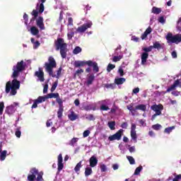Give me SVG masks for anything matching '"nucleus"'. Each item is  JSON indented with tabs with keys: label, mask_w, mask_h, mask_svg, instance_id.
<instances>
[{
	"label": "nucleus",
	"mask_w": 181,
	"mask_h": 181,
	"mask_svg": "<svg viewBox=\"0 0 181 181\" xmlns=\"http://www.w3.org/2000/svg\"><path fill=\"white\" fill-rule=\"evenodd\" d=\"M26 67V64L23 60L17 62L16 65L13 66V74L12 78H13L11 81H8L6 83V93L9 94L10 95H16L18 93V90L21 88V81H18V77L22 71L25 70Z\"/></svg>",
	"instance_id": "f257e3e1"
},
{
	"label": "nucleus",
	"mask_w": 181,
	"mask_h": 181,
	"mask_svg": "<svg viewBox=\"0 0 181 181\" xmlns=\"http://www.w3.org/2000/svg\"><path fill=\"white\" fill-rule=\"evenodd\" d=\"M57 64L56 63V60L53 57H49L48 58V62H45V71H47L49 76L52 77H56V78H59L60 75L62 74V70L63 69L59 67V69L57 71V75L53 74V69H56Z\"/></svg>",
	"instance_id": "f03ea898"
},
{
	"label": "nucleus",
	"mask_w": 181,
	"mask_h": 181,
	"mask_svg": "<svg viewBox=\"0 0 181 181\" xmlns=\"http://www.w3.org/2000/svg\"><path fill=\"white\" fill-rule=\"evenodd\" d=\"M54 45L56 50H60V54L62 59H66L67 57V43L64 42L63 38L59 37L54 41Z\"/></svg>",
	"instance_id": "7ed1b4c3"
},
{
	"label": "nucleus",
	"mask_w": 181,
	"mask_h": 181,
	"mask_svg": "<svg viewBox=\"0 0 181 181\" xmlns=\"http://www.w3.org/2000/svg\"><path fill=\"white\" fill-rule=\"evenodd\" d=\"M165 39L168 43H175V45H179L181 42V35L177 34L173 35L172 33H168Z\"/></svg>",
	"instance_id": "20e7f679"
},
{
	"label": "nucleus",
	"mask_w": 181,
	"mask_h": 181,
	"mask_svg": "<svg viewBox=\"0 0 181 181\" xmlns=\"http://www.w3.org/2000/svg\"><path fill=\"white\" fill-rule=\"evenodd\" d=\"M127 110L132 112V115L134 117L135 112H136V110H139L140 111H146V105L141 104L138 105L134 108V103H131L130 105H127Z\"/></svg>",
	"instance_id": "39448f33"
},
{
	"label": "nucleus",
	"mask_w": 181,
	"mask_h": 181,
	"mask_svg": "<svg viewBox=\"0 0 181 181\" xmlns=\"http://www.w3.org/2000/svg\"><path fill=\"white\" fill-rule=\"evenodd\" d=\"M42 98L45 99V101H46V100L49 98H56V102L57 103V104L63 103V100L60 98V95L59 94V93H53V92H52L51 93H48L45 96H42Z\"/></svg>",
	"instance_id": "423d86ee"
},
{
	"label": "nucleus",
	"mask_w": 181,
	"mask_h": 181,
	"mask_svg": "<svg viewBox=\"0 0 181 181\" xmlns=\"http://www.w3.org/2000/svg\"><path fill=\"white\" fill-rule=\"evenodd\" d=\"M124 130L120 129L118 132H117L115 134H112L108 137V141H120L121 138H122V134Z\"/></svg>",
	"instance_id": "0eeeda50"
},
{
	"label": "nucleus",
	"mask_w": 181,
	"mask_h": 181,
	"mask_svg": "<svg viewBox=\"0 0 181 181\" xmlns=\"http://www.w3.org/2000/svg\"><path fill=\"white\" fill-rule=\"evenodd\" d=\"M93 26V22L89 21L86 23L83 24L76 29L77 33H84L87 29H90Z\"/></svg>",
	"instance_id": "6e6552de"
},
{
	"label": "nucleus",
	"mask_w": 181,
	"mask_h": 181,
	"mask_svg": "<svg viewBox=\"0 0 181 181\" xmlns=\"http://www.w3.org/2000/svg\"><path fill=\"white\" fill-rule=\"evenodd\" d=\"M30 173L31 175H28V181H35V180L36 179V175H37V173H38V170L35 168H32L30 170Z\"/></svg>",
	"instance_id": "1a4fd4ad"
},
{
	"label": "nucleus",
	"mask_w": 181,
	"mask_h": 181,
	"mask_svg": "<svg viewBox=\"0 0 181 181\" xmlns=\"http://www.w3.org/2000/svg\"><path fill=\"white\" fill-rule=\"evenodd\" d=\"M151 110L155 111L156 114L157 115H162V110H163V105H153L151 107Z\"/></svg>",
	"instance_id": "9d476101"
},
{
	"label": "nucleus",
	"mask_w": 181,
	"mask_h": 181,
	"mask_svg": "<svg viewBox=\"0 0 181 181\" xmlns=\"http://www.w3.org/2000/svg\"><path fill=\"white\" fill-rule=\"evenodd\" d=\"M86 64H87V66L90 64V60L88 61H75L74 63V66L76 68H78V67H84V66H86Z\"/></svg>",
	"instance_id": "9b49d317"
},
{
	"label": "nucleus",
	"mask_w": 181,
	"mask_h": 181,
	"mask_svg": "<svg viewBox=\"0 0 181 181\" xmlns=\"http://www.w3.org/2000/svg\"><path fill=\"white\" fill-rule=\"evenodd\" d=\"M36 25L40 29V30H45V23H43V17L39 16L36 19Z\"/></svg>",
	"instance_id": "f8f14e48"
},
{
	"label": "nucleus",
	"mask_w": 181,
	"mask_h": 181,
	"mask_svg": "<svg viewBox=\"0 0 181 181\" xmlns=\"http://www.w3.org/2000/svg\"><path fill=\"white\" fill-rule=\"evenodd\" d=\"M35 76H36L42 83L45 81V72H43L42 68H39V71H35Z\"/></svg>",
	"instance_id": "ddd939ff"
},
{
	"label": "nucleus",
	"mask_w": 181,
	"mask_h": 181,
	"mask_svg": "<svg viewBox=\"0 0 181 181\" xmlns=\"http://www.w3.org/2000/svg\"><path fill=\"white\" fill-rule=\"evenodd\" d=\"M59 105V109L57 111V117L60 119L62 117H63V112L64 111V106L63 105V102L61 103H58Z\"/></svg>",
	"instance_id": "4468645a"
},
{
	"label": "nucleus",
	"mask_w": 181,
	"mask_h": 181,
	"mask_svg": "<svg viewBox=\"0 0 181 181\" xmlns=\"http://www.w3.org/2000/svg\"><path fill=\"white\" fill-rule=\"evenodd\" d=\"M40 2L41 4L40 5L37 4L36 10L39 11L40 13H43V12H45V5H43V4L46 2V0H40Z\"/></svg>",
	"instance_id": "2eb2a0df"
},
{
	"label": "nucleus",
	"mask_w": 181,
	"mask_h": 181,
	"mask_svg": "<svg viewBox=\"0 0 181 181\" xmlns=\"http://www.w3.org/2000/svg\"><path fill=\"white\" fill-rule=\"evenodd\" d=\"M42 103H45V98H43L42 96H39L37 99L34 100L31 108H37V104H40Z\"/></svg>",
	"instance_id": "dca6fc26"
},
{
	"label": "nucleus",
	"mask_w": 181,
	"mask_h": 181,
	"mask_svg": "<svg viewBox=\"0 0 181 181\" xmlns=\"http://www.w3.org/2000/svg\"><path fill=\"white\" fill-rule=\"evenodd\" d=\"M90 65H88L89 67H93V71L95 73H98L100 71V68L98 67V64L97 62H94L91 60H89Z\"/></svg>",
	"instance_id": "f3484780"
},
{
	"label": "nucleus",
	"mask_w": 181,
	"mask_h": 181,
	"mask_svg": "<svg viewBox=\"0 0 181 181\" xmlns=\"http://www.w3.org/2000/svg\"><path fill=\"white\" fill-rule=\"evenodd\" d=\"M89 163H90V168H95V166H97V164L98 163V160L95 156H93L89 159Z\"/></svg>",
	"instance_id": "a211bd4d"
},
{
	"label": "nucleus",
	"mask_w": 181,
	"mask_h": 181,
	"mask_svg": "<svg viewBox=\"0 0 181 181\" xmlns=\"http://www.w3.org/2000/svg\"><path fill=\"white\" fill-rule=\"evenodd\" d=\"M16 111V109H15V106H13V105L6 107L5 110L6 113L8 114V115H12V114H14Z\"/></svg>",
	"instance_id": "6ab92c4d"
},
{
	"label": "nucleus",
	"mask_w": 181,
	"mask_h": 181,
	"mask_svg": "<svg viewBox=\"0 0 181 181\" xmlns=\"http://www.w3.org/2000/svg\"><path fill=\"white\" fill-rule=\"evenodd\" d=\"M94 80H95V76H94V74H91L90 75L87 76V86H91L93 83L94 82Z\"/></svg>",
	"instance_id": "aec40b11"
},
{
	"label": "nucleus",
	"mask_w": 181,
	"mask_h": 181,
	"mask_svg": "<svg viewBox=\"0 0 181 181\" xmlns=\"http://www.w3.org/2000/svg\"><path fill=\"white\" fill-rule=\"evenodd\" d=\"M179 84H180V81H179V79H177L176 81H175L173 84L167 89V93H170V91L175 90V88H176V87H177Z\"/></svg>",
	"instance_id": "412c9836"
},
{
	"label": "nucleus",
	"mask_w": 181,
	"mask_h": 181,
	"mask_svg": "<svg viewBox=\"0 0 181 181\" xmlns=\"http://www.w3.org/2000/svg\"><path fill=\"white\" fill-rule=\"evenodd\" d=\"M148 57H149L148 53L143 52L141 54V64H142V66H145V64H146V61L148 60Z\"/></svg>",
	"instance_id": "4be33fe9"
},
{
	"label": "nucleus",
	"mask_w": 181,
	"mask_h": 181,
	"mask_svg": "<svg viewBox=\"0 0 181 181\" xmlns=\"http://www.w3.org/2000/svg\"><path fill=\"white\" fill-rule=\"evenodd\" d=\"M39 13H40L39 12V10H33L31 15L33 16L31 19H30V22H35V21H36L37 18V16H39Z\"/></svg>",
	"instance_id": "5701e85b"
},
{
	"label": "nucleus",
	"mask_w": 181,
	"mask_h": 181,
	"mask_svg": "<svg viewBox=\"0 0 181 181\" xmlns=\"http://www.w3.org/2000/svg\"><path fill=\"white\" fill-rule=\"evenodd\" d=\"M68 118L70 119V121H76L77 118H78V116L74 112H71V114L68 115Z\"/></svg>",
	"instance_id": "b1692460"
},
{
	"label": "nucleus",
	"mask_w": 181,
	"mask_h": 181,
	"mask_svg": "<svg viewBox=\"0 0 181 181\" xmlns=\"http://www.w3.org/2000/svg\"><path fill=\"white\" fill-rule=\"evenodd\" d=\"M126 79L124 78H117L115 79V84L117 86H121V84H124Z\"/></svg>",
	"instance_id": "393cba45"
},
{
	"label": "nucleus",
	"mask_w": 181,
	"mask_h": 181,
	"mask_svg": "<svg viewBox=\"0 0 181 181\" xmlns=\"http://www.w3.org/2000/svg\"><path fill=\"white\" fill-rule=\"evenodd\" d=\"M153 49H157V50H162L163 49V47H162V45L158 41L153 43L152 46Z\"/></svg>",
	"instance_id": "a878e982"
},
{
	"label": "nucleus",
	"mask_w": 181,
	"mask_h": 181,
	"mask_svg": "<svg viewBox=\"0 0 181 181\" xmlns=\"http://www.w3.org/2000/svg\"><path fill=\"white\" fill-rule=\"evenodd\" d=\"M30 32L33 36H36V35H39V29L33 26L30 28Z\"/></svg>",
	"instance_id": "bb28decb"
},
{
	"label": "nucleus",
	"mask_w": 181,
	"mask_h": 181,
	"mask_svg": "<svg viewBox=\"0 0 181 181\" xmlns=\"http://www.w3.org/2000/svg\"><path fill=\"white\" fill-rule=\"evenodd\" d=\"M107 126L111 131H114V129H115V121L108 122Z\"/></svg>",
	"instance_id": "cd10ccee"
},
{
	"label": "nucleus",
	"mask_w": 181,
	"mask_h": 181,
	"mask_svg": "<svg viewBox=\"0 0 181 181\" xmlns=\"http://www.w3.org/2000/svg\"><path fill=\"white\" fill-rule=\"evenodd\" d=\"M160 12H162V9H160V8L155 7V6H153L152 8L153 13H155L156 15H159V13H160Z\"/></svg>",
	"instance_id": "c85d7f7f"
},
{
	"label": "nucleus",
	"mask_w": 181,
	"mask_h": 181,
	"mask_svg": "<svg viewBox=\"0 0 181 181\" xmlns=\"http://www.w3.org/2000/svg\"><path fill=\"white\" fill-rule=\"evenodd\" d=\"M6 153L8 151L6 150L3 151L0 154V160H5L6 158Z\"/></svg>",
	"instance_id": "c756f323"
},
{
	"label": "nucleus",
	"mask_w": 181,
	"mask_h": 181,
	"mask_svg": "<svg viewBox=\"0 0 181 181\" xmlns=\"http://www.w3.org/2000/svg\"><path fill=\"white\" fill-rule=\"evenodd\" d=\"M81 163H82V161H80L76 164V167L74 168V170L76 173H78V172H80V169H81V166H82Z\"/></svg>",
	"instance_id": "7c9ffc66"
},
{
	"label": "nucleus",
	"mask_w": 181,
	"mask_h": 181,
	"mask_svg": "<svg viewBox=\"0 0 181 181\" xmlns=\"http://www.w3.org/2000/svg\"><path fill=\"white\" fill-rule=\"evenodd\" d=\"M130 135L132 139L134 141V142H136V139L138 138V136H136V132H130Z\"/></svg>",
	"instance_id": "2f4dec72"
},
{
	"label": "nucleus",
	"mask_w": 181,
	"mask_h": 181,
	"mask_svg": "<svg viewBox=\"0 0 181 181\" xmlns=\"http://www.w3.org/2000/svg\"><path fill=\"white\" fill-rule=\"evenodd\" d=\"M142 169H143L142 165L139 166L138 168H136L134 175L135 176H138V175H140Z\"/></svg>",
	"instance_id": "473e14b6"
},
{
	"label": "nucleus",
	"mask_w": 181,
	"mask_h": 181,
	"mask_svg": "<svg viewBox=\"0 0 181 181\" xmlns=\"http://www.w3.org/2000/svg\"><path fill=\"white\" fill-rule=\"evenodd\" d=\"M93 173V169L91 168H86L85 169V176H90Z\"/></svg>",
	"instance_id": "72a5a7b5"
},
{
	"label": "nucleus",
	"mask_w": 181,
	"mask_h": 181,
	"mask_svg": "<svg viewBox=\"0 0 181 181\" xmlns=\"http://www.w3.org/2000/svg\"><path fill=\"white\" fill-rule=\"evenodd\" d=\"M59 84V81H56L55 82H54V83L52 84L50 91L51 93H53L54 91V90H56V88H57V85Z\"/></svg>",
	"instance_id": "f704fd0d"
},
{
	"label": "nucleus",
	"mask_w": 181,
	"mask_h": 181,
	"mask_svg": "<svg viewBox=\"0 0 181 181\" xmlns=\"http://www.w3.org/2000/svg\"><path fill=\"white\" fill-rule=\"evenodd\" d=\"M82 49L80 47H76L73 50L74 54H78V53H81Z\"/></svg>",
	"instance_id": "c9c22d12"
},
{
	"label": "nucleus",
	"mask_w": 181,
	"mask_h": 181,
	"mask_svg": "<svg viewBox=\"0 0 181 181\" xmlns=\"http://www.w3.org/2000/svg\"><path fill=\"white\" fill-rule=\"evenodd\" d=\"M127 158L129 160L130 165H135V159L134 158V157L131 156H127Z\"/></svg>",
	"instance_id": "e433bc0d"
},
{
	"label": "nucleus",
	"mask_w": 181,
	"mask_h": 181,
	"mask_svg": "<svg viewBox=\"0 0 181 181\" xmlns=\"http://www.w3.org/2000/svg\"><path fill=\"white\" fill-rule=\"evenodd\" d=\"M67 37L69 40H71L73 37H74V31L73 30H71L68 33H67Z\"/></svg>",
	"instance_id": "4c0bfd02"
},
{
	"label": "nucleus",
	"mask_w": 181,
	"mask_h": 181,
	"mask_svg": "<svg viewBox=\"0 0 181 181\" xmlns=\"http://www.w3.org/2000/svg\"><path fill=\"white\" fill-rule=\"evenodd\" d=\"M115 68V64H109L107 66V73H110L111 70H114Z\"/></svg>",
	"instance_id": "58836bf2"
},
{
	"label": "nucleus",
	"mask_w": 181,
	"mask_h": 181,
	"mask_svg": "<svg viewBox=\"0 0 181 181\" xmlns=\"http://www.w3.org/2000/svg\"><path fill=\"white\" fill-rule=\"evenodd\" d=\"M152 49H153V47H152V45H151L148 47L142 48V50H143V52H144V53H149V52H152Z\"/></svg>",
	"instance_id": "ea45409f"
},
{
	"label": "nucleus",
	"mask_w": 181,
	"mask_h": 181,
	"mask_svg": "<svg viewBox=\"0 0 181 181\" xmlns=\"http://www.w3.org/2000/svg\"><path fill=\"white\" fill-rule=\"evenodd\" d=\"M105 88H111L112 90H114L116 86H115V83H106L105 84Z\"/></svg>",
	"instance_id": "a19ab883"
},
{
	"label": "nucleus",
	"mask_w": 181,
	"mask_h": 181,
	"mask_svg": "<svg viewBox=\"0 0 181 181\" xmlns=\"http://www.w3.org/2000/svg\"><path fill=\"white\" fill-rule=\"evenodd\" d=\"M36 179L37 181H43V172L38 173Z\"/></svg>",
	"instance_id": "79ce46f5"
},
{
	"label": "nucleus",
	"mask_w": 181,
	"mask_h": 181,
	"mask_svg": "<svg viewBox=\"0 0 181 181\" xmlns=\"http://www.w3.org/2000/svg\"><path fill=\"white\" fill-rule=\"evenodd\" d=\"M173 129H175V126L167 127L165 129L164 132H165V134H170L172 131H173Z\"/></svg>",
	"instance_id": "37998d69"
},
{
	"label": "nucleus",
	"mask_w": 181,
	"mask_h": 181,
	"mask_svg": "<svg viewBox=\"0 0 181 181\" xmlns=\"http://www.w3.org/2000/svg\"><path fill=\"white\" fill-rule=\"evenodd\" d=\"M153 129H154L155 131H159V129H160L162 128V125L159 124H153L152 126Z\"/></svg>",
	"instance_id": "c03bdc74"
},
{
	"label": "nucleus",
	"mask_w": 181,
	"mask_h": 181,
	"mask_svg": "<svg viewBox=\"0 0 181 181\" xmlns=\"http://www.w3.org/2000/svg\"><path fill=\"white\" fill-rule=\"evenodd\" d=\"M122 55H119V56H115L112 59V61L117 63V62H119L121 59H122Z\"/></svg>",
	"instance_id": "a18cd8bd"
},
{
	"label": "nucleus",
	"mask_w": 181,
	"mask_h": 181,
	"mask_svg": "<svg viewBox=\"0 0 181 181\" xmlns=\"http://www.w3.org/2000/svg\"><path fill=\"white\" fill-rule=\"evenodd\" d=\"M86 119H88V121H95V117H94L93 115H88L86 117Z\"/></svg>",
	"instance_id": "49530a36"
},
{
	"label": "nucleus",
	"mask_w": 181,
	"mask_h": 181,
	"mask_svg": "<svg viewBox=\"0 0 181 181\" xmlns=\"http://www.w3.org/2000/svg\"><path fill=\"white\" fill-rule=\"evenodd\" d=\"M78 141V138H76V137H74L71 141H70V145L71 146H74V144H76L77 142Z\"/></svg>",
	"instance_id": "de8ad7c7"
},
{
	"label": "nucleus",
	"mask_w": 181,
	"mask_h": 181,
	"mask_svg": "<svg viewBox=\"0 0 181 181\" xmlns=\"http://www.w3.org/2000/svg\"><path fill=\"white\" fill-rule=\"evenodd\" d=\"M4 108H5V104L4 102L0 103V115H2L4 114Z\"/></svg>",
	"instance_id": "09e8293b"
},
{
	"label": "nucleus",
	"mask_w": 181,
	"mask_h": 181,
	"mask_svg": "<svg viewBox=\"0 0 181 181\" xmlns=\"http://www.w3.org/2000/svg\"><path fill=\"white\" fill-rule=\"evenodd\" d=\"M177 29L181 32V17L178 19L177 22Z\"/></svg>",
	"instance_id": "8fccbe9b"
},
{
	"label": "nucleus",
	"mask_w": 181,
	"mask_h": 181,
	"mask_svg": "<svg viewBox=\"0 0 181 181\" xmlns=\"http://www.w3.org/2000/svg\"><path fill=\"white\" fill-rule=\"evenodd\" d=\"M63 168H64V165L63 163H58V172H61V170H63Z\"/></svg>",
	"instance_id": "3c124183"
},
{
	"label": "nucleus",
	"mask_w": 181,
	"mask_h": 181,
	"mask_svg": "<svg viewBox=\"0 0 181 181\" xmlns=\"http://www.w3.org/2000/svg\"><path fill=\"white\" fill-rule=\"evenodd\" d=\"M100 110L101 111H108V110H110V107L105 105H102L100 106Z\"/></svg>",
	"instance_id": "603ef678"
},
{
	"label": "nucleus",
	"mask_w": 181,
	"mask_h": 181,
	"mask_svg": "<svg viewBox=\"0 0 181 181\" xmlns=\"http://www.w3.org/2000/svg\"><path fill=\"white\" fill-rule=\"evenodd\" d=\"M100 170L101 172H107V166L105 165V164H102L100 165Z\"/></svg>",
	"instance_id": "864d4df0"
},
{
	"label": "nucleus",
	"mask_w": 181,
	"mask_h": 181,
	"mask_svg": "<svg viewBox=\"0 0 181 181\" xmlns=\"http://www.w3.org/2000/svg\"><path fill=\"white\" fill-rule=\"evenodd\" d=\"M23 19H24V21H25V25H28V21H29V18H28V14L24 13V15H23Z\"/></svg>",
	"instance_id": "5fc2aeb1"
},
{
	"label": "nucleus",
	"mask_w": 181,
	"mask_h": 181,
	"mask_svg": "<svg viewBox=\"0 0 181 181\" xmlns=\"http://www.w3.org/2000/svg\"><path fill=\"white\" fill-rule=\"evenodd\" d=\"M147 35H151V33H152V28H151V26H149L144 32Z\"/></svg>",
	"instance_id": "6e6d98bb"
},
{
	"label": "nucleus",
	"mask_w": 181,
	"mask_h": 181,
	"mask_svg": "<svg viewBox=\"0 0 181 181\" xmlns=\"http://www.w3.org/2000/svg\"><path fill=\"white\" fill-rule=\"evenodd\" d=\"M88 135H90V130H86L83 132V138H87V136H88Z\"/></svg>",
	"instance_id": "4d7b16f0"
},
{
	"label": "nucleus",
	"mask_w": 181,
	"mask_h": 181,
	"mask_svg": "<svg viewBox=\"0 0 181 181\" xmlns=\"http://www.w3.org/2000/svg\"><path fill=\"white\" fill-rule=\"evenodd\" d=\"M40 46V42L39 41H35L33 44V49H37Z\"/></svg>",
	"instance_id": "13d9d810"
},
{
	"label": "nucleus",
	"mask_w": 181,
	"mask_h": 181,
	"mask_svg": "<svg viewBox=\"0 0 181 181\" xmlns=\"http://www.w3.org/2000/svg\"><path fill=\"white\" fill-rule=\"evenodd\" d=\"M47 90H49V85L47 83H46L44 86V88H43V93L46 94V93H47Z\"/></svg>",
	"instance_id": "bf43d9fd"
},
{
	"label": "nucleus",
	"mask_w": 181,
	"mask_h": 181,
	"mask_svg": "<svg viewBox=\"0 0 181 181\" xmlns=\"http://www.w3.org/2000/svg\"><path fill=\"white\" fill-rule=\"evenodd\" d=\"M121 127L124 129H127L128 128V122H124L121 124Z\"/></svg>",
	"instance_id": "052dcab7"
},
{
	"label": "nucleus",
	"mask_w": 181,
	"mask_h": 181,
	"mask_svg": "<svg viewBox=\"0 0 181 181\" xmlns=\"http://www.w3.org/2000/svg\"><path fill=\"white\" fill-rule=\"evenodd\" d=\"M68 25H69V26H73V18L69 17V18H68Z\"/></svg>",
	"instance_id": "680f3d73"
},
{
	"label": "nucleus",
	"mask_w": 181,
	"mask_h": 181,
	"mask_svg": "<svg viewBox=\"0 0 181 181\" xmlns=\"http://www.w3.org/2000/svg\"><path fill=\"white\" fill-rule=\"evenodd\" d=\"M58 163H63V156L62 154L58 156Z\"/></svg>",
	"instance_id": "e2e57ef3"
},
{
	"label": "nucleus",
	"mask_w": 181,
	"mask_h": 181,
	"mask_svg": "<svg viewBox=\"0 0 181 181\" xmlns=\"http://www.w3.org/2000/svg\"><path fill=\"white\" fill-rule=\"evenodd\" d=\"M118 73H119V76L121 77H122V76H124V69H122V68H121V67L119 68Z\"/></svg>",
	"instance_id": "0e129e2a"
},
{
	"label": "nucleus",
	"mask_w": 181,
	"mask_h": 181,
	"mask_svg": "<svg viewBox=\"0 0 181 181\" xmlns=\"http://www.w3.org/2000/svg\"><path fill=\"white\" fill-rule=\"evenodd\" d=\"M21 135H22V132H21L20 130H16V136H17V138H21Z\"/></svg>",
	"instance_id": "69168bd1"
},
{
	"label": "nucleus",
	"mask_w": 181,
	"mask_h": 181,
	"mask_svg": "<svg viewBox=\"0 0 181 181\" xmlns=\"http://www.w3.org/2000/svg\"><path fill=\"white\" fill-rule=\"evenodd\" d=\"M158 21L160 22V23H165V18L163 16H160L158 18Z\"/></svg>",
	"instance_id": "338daca9"
},
{
	"label": "nucleus",
	"mask_w": 181,
	"mask_h": 181,
	"mask_svg": "<svg viewBox=\"0 0 181 181\" xmlns=\"http://www.w3.org/2000/svg\"><path fill=\"white\" fill-rule=\"evenodd\" d=\"M181 179V175H178L175 176V177L173 180V181H179Z\"/></svg>",
	"instance_id": "774afa93"
}]
</instances>
